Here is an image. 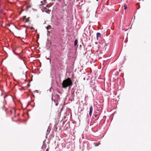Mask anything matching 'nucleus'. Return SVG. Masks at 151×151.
Instances as JSON below:
<instances>
[{
  "label": "nucleus",
  "instance_id": "1",
  "mask_svg": "<svg viewBox=\"0 0 151 151\" xmlns=\"http://www.w3.org/2000/svg\"><path fill=\"white\" fill-rule=\"evenodd\" d=\"M72 82L70 78H68L64 81L63 82V87L64 88H66L68 86H70L72 85Z\"/></svg>",
  "mask_w": 151,
  "mask_h": 151
},
{
  "label": "nucleus",
  "instance_id": "2",
  "mask_svg": "<svg viewBox=\"0 0 151 151\" xmlns=\"http://www.w3.org/2000/svg\"><path fill=\"white\" fill-rule=\"evenodd\" d=\"M55 99L53 100V97H52V101H53L55 104V105L57 106L58 103L60 101V97L59 95L58 94H55Z\"/></svg>",
  "mask_w": 151,
  "mask_h": 151
},
{
  "label": "nucleus",
  "instance_id": "3",
  "mask_svg": "<svg viewBox=\"0 0 151 151\" xmlns=\"http://www.w3.org/2000/svg\"><path fill=\"white\" fill-rule=\"evenodd\" d=\"M89 74L87 73H84L83 74V76L84 77L83 78V80H85L88 81L89 80Z\"/></svg>",
  "mask_w": 151,
  "mask_h": 151
},
{
  "label": "nucleus",
  "instance_id": "4",
  "mask_svg": "<svg viewBox=\"0 0 151 151\" xmlns=\"http://www.w3.org/2000/svg\"><path fill=\"white\" fill-rule=\"evenodd\" d=\"M93 108L92 106H91L89 108V115L90 117H91V116L92 115L93 112Z\"/></svg>",
  "mask_w": 151,
  "mask_h": 151
},
{
  "label": "nucleus",
  "instance_id": "5",
  "mask_svg": "<svg viewBox=\"0 0 151 151\" xmlns=\"http://www.w3.org/2000/svg\"><path fill=\"white\" fill-rule=\"evenodd\" d=\"M18 58L20 60L21 63L22 64H23L25 65H26L24 62V60L23 59H22V58L19 55L18 56Z\"/></svg>",
  "mask_w": 151,
  "mask_h": 151
},
{
  "label": "nucleus",
  "instance_id": "6",
  "mask_svg": "<svg viewBox=\"0 0 151 151\" xmlns=\"http://www.w3.org/2000/svg\"><path fill=\"white\" fill-rule=\"evenodd\" d=\"M91 117L90 116H87L86 118V121L88 124H89V122L90 121V119H91Z\"/></svg>",
  "mask_w": 151,
  "mask_h": 151
},
{
  "label": "nucleus",
  "instance_id": "7",
  "mask_svg": "<svg viewBox=\"0 0 151 151\" xmlns=\"http://www.w3.org/2000/svg\"><path fill=\"white\" fill-rule=\"evenodd\" d=\"M101 36V34L99 32H97L96 33V39L98 40L99 37H100Z\"/></svg>",
  "mask_w": 151,
  "mask_h": 151
},
{
  "label": "nucleus",
  "instance_id": "8",
  "mask_svg": "<svg viewBox=\"0 0 151 151\" xmlns=\"http://www.w3.org/2000/svg\"><path fill=\"white\" fill-rule=\"evenodd\" d=\"M77 44H78V40H75L74 41V46H76L77 45Z\"/></svg>",
  "mask_w": 151,
  "mask_h": 151
},
{
  "label": "nucleus",
  "instance_id": "9",
  "mask_svg": "<svg viewBox=\"0 0 151 151\" xmlns=\"http://www.w3.org/2000/svg\"><path fill=\"white\" fill-rule=\"evenodd\" d=\"M46 147V145H45L43 144L41 148L42 149H44Z\"/></svg>",
  "mask_w": 151,
  "mask_h": 151
},
{
  "label": "nucleus",
  "instance_id": "10",
  "mask_svg": "<svg viewBox=\"0 0 151 151\" xmlns=\"http://www.w3.org/2000/svg\"><path fill=\"white\" fill-rule=\"evenodd\" d=\"M107 46V45H106V44L103 47V49H104L105 50H106V47Z\"/></svg>",
  "mask_w": 151,
  "mask_h": 151
},
{
  "label": "nucleus",
  "instance_id": "11",
  "mask_svg": "<svg viewBox=\"0 0 151 151\" xmlns=\"http://www.w3.org/2000/svg\"><path fill=\"white\" fill-rule=\"evenodd\" d=\"M124 10H126L127 9V5H124Z\"/></svg>",
  "mask_w": 151,
  "mask_h": 151
},
{
  "label": "nucleus",
  "instance_id": "12",
  "mask_svg": "<svg viewBox=\"0 0 151 151\" xmlns=\"http://www.w3.org/2000/svg\"><path fill=\"white\" fill-rule=\"evenodd\" d=\"M50 132V129L49 130V129L48 128V130H47V134H49Z\"/></svg>",
  "mask_w": 151,
  "mask_h": 151
},
{
  "label": "nucleus",
  "instance_id": "13",
  "mask_svg": "<svg viewBox=\"0 0 151 151\" xmlns=\"http://www.w3.org/2000/svg\"><path fill=\"white\" fill-rule=\"evenodd\" d=\"M31 7L30 6H27V10L28 9Z\"/></svg>",
  "mask_w": 151,
  "mask_h": 151
},
{
  "label": "nucleus",
  "instance_id": "14",
  "mask_svg": "<svg viewBox=\"0 0 151 151\" xmlns=\"http://www.w3.org/2000/svg\"><path fill=\"white\" fill-rule=\"evenodd\" d=\"M47 60H50V64H51V61L50 59L49 58H47Z\"/></svg>",
  "mask_w": 151,
  "mask_h": 151
},
{
  "label": "nucleus",
  "instance_id": "15",
  "mask_svg": "<svg viewBox=\"0 0 151 151\" xmlns=\"http://www.w3.org/2000/svg\"><path fill=\"white\" fill-rule=\"evenodd\" d=\"M50 27V26H47V27H46L47 30H48L49 29V28H48V27Z\"/></svg>",
  "mask_w": 151,
  "mask_h": 151
},
{
  "label": "nucleus",
  "instance_id": "16",
  "mask_svg": "<svg viewBox=\"0 0 151 151\" xmlns=\"http://www.w3.org/2000/svg\"><path fill=\"white\" fill-rule=\"evenodd\" d=\"M14 53L15 54V55H19V54H18V53H16L15 52H14Z\"/></svg>",
  "mask_w": 151,
  "mask_h": 151
},
{
  "label": "nucleus",
  "instance_id": "17",
  "mask_svg": "<svg viewBox=\"0 0 151 151\" xmlns=\"http://www.w3.org/2000/svg\"><path fill=\"white\" fill-rule=\"evenodd\" d=\"M35 92L37 93H38V90H35L34 91Z\"/></svg>",
  "mask_w": 151,
  "mask_h": 151
},
{
  "label": "nucleus",
  "instance_id": "18",
  "mask_svg": "<svg viewBox=\"0 0 151 151\" xmlns=\"http://www.w3.org/2000/svg\"><path fill=\"white\" fill-rule=\"evenodd\" d=\"M8 96H4V99H5Z\"/></svg>",
  "mask_w": 151,
  "mask_h": 151
},
{
  "label": "nucleus",
  "instance_id": "19",
  "mask_svg": "<svg viewBox=\"0 0 151 151\" xmlns=\"http://www.w3.org/2000/svg\"><path fill=\"white\" fill-rule=\"evenodd\" d=\"M97 116H98V115H97V114H96V115H94V117H97Z\"/></svg>",
  "mask_w": 151,
  "mask_h": 151
},
{
  "label": "nucleus",
  "instance_id": "20",
  "mask_svg": "<svg viewBox=\"0 0 151 151\" xmlns=\"http://www.w3.org/2000/svg\"><path fill=\"white\" fill-rule=\"evenodd\" d=\"M44 1L45 3H46V0H44Z\"/></svg>",
  "mask_w": 151,
  "mask_h": 151
},
{
  "label": "nucleus",
  "instance_id": "21",
  "mask_svg": "<svg viewBox=\"0 0 151 151\" xmlns=\"http://www.w3.org/2000/svg\"><path fill=\"white\" fill-rule=\"evenodd\" d=\"M28 21V20H27L25 22H27Z\"/></svg>",
  "mask_w": 151,
  "mask_h": 151
},
{
  "label": "nucleus",
  "instance_id": "22",
  "mask_svg": "<svg viewBox=\"0 0 151 151\" xmlns=\"http://www.w3.org/2000/svg\"><path fill=\"white\" fill-rule=\"evenodd\" d=\"M48 151V148H47V149L46 150V151Z\"/></svg>",
  "mask_w": 151,
  "mask_h": 151
},
{
  "label": "nucleus",
  "instance_id": "23",
  "mask_svg": "<svg viewBox=\"0 0 151 151\" xmlns=\"http://www.w3.org/2000/svg\"><path fill=\"white\" fill-rule=\"evenodd\" d=\"M42 2H43V1H41V3H42Z\"/></svg>",
  "mask_w": 151,
  "mask_h": 151
},
{
  "label": "nucleus",
  "instance_id": "24",
  "mask_svg": "<svg viewBox=\"0 0 151 151\" xmlns=\"http://www.w3.org/2000/svg\"><path fill=\"white\" fill-rule=\"evenodd\" d=\"M50 91H51V90L50 89Z\"/></svg>",
  "mask_w": 151,
  "mask_h": 151
},
{
  "label": "nucleus",
  "instance_id": "25",
  "mask_svg": "<svg viewBox=\"0 0 151 151\" xmlns=\"http://www.w3.org/2000/svg\"><path fill=\"white\" fill-rule=\"evenodd\" d=\"M97 1H98V0H96Z\"/></svg>",
  "mask_w": 151,
  "mask_h": 151
}]
</instances>
